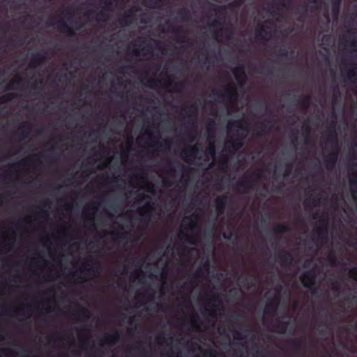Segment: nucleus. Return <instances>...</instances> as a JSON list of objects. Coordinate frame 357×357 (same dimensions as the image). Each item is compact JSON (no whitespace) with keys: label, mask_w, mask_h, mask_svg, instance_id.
Instances as JSON below:
<instances>
[{"label":"nucleus","mask_w":357,"mask_h":357,"mask_svg":"<svg viewBox=\"0 0 357 357\" xmlns=\"http://www.w3.org/2000/svg\"><path fill=\"white\" fill-rule=\"evenodd\" d=\"M241 3H242L241 0H236L233 3H230V6L231 7H238L239 6H241Z\"/></svg>","instance_id":"52"},{"label":"nucleus","mask_w":357,"mask_h":357,"mask_svg":"<svg viewBox=\"0 0 357 357\" xmlns=\"http://www.w3.org/2000/svg\"><path fill=\"white\" fill-rule=\"evenodd\" d=\"M319 225H320V227H323V228H328V219L327 217L326 216H322L319 219Z\"/></svg>","instance_id":"35"},{"label":"nucleus","mask_w":357,"mask_h":357,"mask_svg":"<svg viewBox=\"0 0 357 357\" xmlns=\"http://www.w3.org/2000/svg\"><path fill=\"white\" fill-rule=\"evenodd\" d=\"M151 146L152 147H157V148H159V147H162L163 146V144L160 142H155L153 143H152L151 144H150Z\"/></svg>","instance_id":"56"},{"label":"nucleus","mask_w":357,"mask_h":357,"mask_svg":"<svg viewBox=\"0 0 357 357\" xmlns=\"http://www.w3.org/2000/svg\"><path fill=\"white\" fill-rule=\"evenodd\" d=\"M221 33H222V29H220L219 31H215L213 33V38H215V39H218V37L221 36Z\"/></svg>","instance_id":"60"},{"label":"nucleus","mask_w":357,"mask_h":357,"mask_svg":"<svg viewBox=\"0 0 357 357\" xmlns=\"http://www.w3.org/2000/svg\"><path fill=\"white\" fill-rule=\"evenodd\" d=\"M318 238L323 241L327 238L328 228L319 227L317 230Z\"/></svg>","instance_id":"30"},{"label":"nucleus","mask_w":357,"mask_h":357,"mask_svg":"<svg viewBox=\"0 0 357 357\" xmlns=\"http://www.w3.org/2000/svg\"><path fill=\"white\" fill-rule=\"evenodd\" d=\"M349 273L351 277L357 282V267H353L350 269Z\"/></svg>","instance_id":"42"},{"label":"nucleus","mask_w":357,"mask_h":357,"mask_svg":"<svg viewBox=\"0 0 357 357\" xmlns=\"http://www.w3.org/2000/svg\"><path fill=\"white\" fill-rule=\"evenodd\" d=\"M253 188V183L248 178L238 181L236 184V189L239 192H246Z\"/></svg>","instance_id":"12"},{"label":"nucleus","mask_w":357,"mask_h":357,"mask_svg":"<svg viewBox=\"0 0 357 357\" xmlns=\"http://www.w3.org/2000/svg\"><path fill=\"white\" fill-rule=\"evenodd\" d=\"M272 120H267L263 123L255 132V135L257 137H261L264 133L270 131L272 128Z\"/></svg>","instance_id":"13"},{"label":"nucleus","mask_w":357,"mask_h":357,"mask_svg":"<svg viewBox=\"0 0 357 357\" xmlns=\"http://www.w3.org/2000/svg\"><path fill=\"white\" fill-rule=\"evenodd\" d=\"M341 3H342V1H340V0L333 1L332 14H333V17H337V16L340 13Z\"/></svg>","instance_id":"24"},{"label":"nucleus","mask_w":357,"mask_h":357,"mask_svg":"<svg viewBox=\"0 0 357 357\" xmlns=\"http://www.w3.org/2000/svg\"><path fill=\"white\" fill-rule=\"evenodd\" d=\"M28 131L22 129L19 132V135L21 137L22 139H25L28 137Z\"/></svg>","instance_id":"48"},{"label":"nucleus","mask_w":357,"mask_h":357,"mask_svg":"<svg viewBox=\"0 0 357 357\" xmlns=\"http://www.w3.org/2000/svg\"><path fill=\"white\" fill-rule=\"evenodd\" d=\"M170 31L172 33H178L181 32L182 29L179 26H170Z\"/></svg>","instance_id":"46"},{"label":"nucleus","mask_w":357,"mask_h":357,"mask_svg":"<svg viewBox=\"0 0 357 357\" xmlns=\"http://www.w3.org/2000/svg\"><path fill=\"white\" fill-rule=\"evenodd\" d=\"M168 167H169L168 174L169 176H172L176 173V168L171 163H169L168 165Z\"/></svg>","instance_id":"44"},{"label":"nucleus","mask_w":357,"mask_h":357,"mask_svg":"<svg viewBox=\"0 0 357 357\" xmlns=\"http://www.w3.org/2000/svg\"><path fill=\"white\" fill-rule=\"evenodd\" d=\"M167 272H168L167 266H165L164 268L162 269V278H165L166 275H167Z\"/></svg>","instance_id":"59"},{"label":"nucleus","mask_w":357,"mask_h":357,"mask_svg":"<svg viewBox=\"0 0 357 357\" xmlns=\"http://www.w3.org/2000/svg\"><path fill=\"white\" fill-rule=\"evenodd\" d=\"M151 50H152V47L149 45H147L142 50L143 52H144V54H151L152 52Z\"/></svg>","instance_id":"47"},{"label":"nucleus","mask_w":357,"mask_h":357,"mask_svg":"<svg viewBox=\"0 0 357 357\" xmlns=\"http://www.w3.org/2000/svg\"><path fill=\"white\" fill-rule=\"evenodd\" d=\"M192 278L195 280H199L202 278V268L197 269L196 273L193 275Z\"/></svg>","instance_id":"45"},{"label":"nucleus","mask_w":357,"mask_h":357,"mask_svg":"<svg viewBox=\"0 0 357 357\" xmlns=\"http://www.w3.org/2000/svg\"><path fill=\"white\" fill-rule=\"evenodd\" d=\"M348 77L353 82L357 81V72L354 70H349L347 73Z\"/></svg>","instance_id":"37"},{"label":"nucleus","mask_w":357,"mask_h":357,"mask_svg":"<svg viewBox=\"0 0 357 357\" xmlns=\"http://www.w3.org/2000/svg\"><path fill=\"white\" fill-rule=\"evenodd\" d=\"M109 10L107 7L104 8L98 14L97 20L99 22H105L108 18V14L106 10Z\"/></svg>","instance_id":"32"},{"label":"nucleus","mask_w":357,"mask_h":357,"mask_svg":"<svg viewBox=\"0 0 357 357\" xmlns=\"http://www.w3.org/2000/svg\"><path fill=\"white\" fill-rule=\"evenodd\" d=\"M229 158L227 155H222L221 157V162L222 165H226L228 162Z\"/></svg>","instance_id":"51"},{"label":"nucleus","mask_w":357,"mask_h":357,"mask_svg":"<svg viewBox=\"0 0 357 357\" xmlns=\"http://www.w3.org/2000/svg\"><path fill=\"white\" fill-rule=\"evenodd\" d=\"M220 25H221V22H220V21L217 20H214V21L211 23V26H213V27H217V26H220Z\"/></svg>","instance_id":"58"},{"label":"nucleus","mask_w":357,"mask_h":357,"mask_svg":"<svg viewBox=\"0 0 357 357\" xmlns=\"http://www.w3.org/2000/svg\"><path fill=\"white\" fill-rule=\"evenodd\" d=\"M267 34H268V32L263 25L259 26L256 30V37L259 40H267V38L265 37Z\"/></svg>","instance_id":"21"},{"label":"nucleus","mask_w":357,"mask_h":357,"mask_svg":"<svg viewBox=\"0 0 357 357\" xmlns=\"http://www.w3.org/2000/svg\"><path fill=\"white\" fill-rule=\"evenodd\" d=\"M234 337L236 340H244L245 338V335H244L241 331H235L234 333Z\"/></svg>","instance_id":"41"},{"label":"nucleus","mask_w":357,"mask_h":357,"mask_svg":"<svg viewBox=\"0 0 357 357\" xmlns=\"http://www.w3.org/2000/svg\"><path fill=\"white\" fill-rule=\"evenodd\" d=\"M98 266H95L93 265L85 264L84 265V271L87 272V273L90 275H96L99 273Z\"/></svg>","instance_id":"29"},{"label":"nucleus","mask_w":357,"mask_h":357,"mask_svg":"<svg viewBox=\"0 0 357 357\" xmlns=\"http://www.w3.org/2000/svg\"><path fill=\"white\" fill-rule=\"evenodd\" d=\"M22 77H20V76H17L14 80L10 82V83L8 85V88L7 89H9V90L12 89H13V86L14 84H20L22 82Z\"/></svg>","instance_id":"36"},{"label":"nucleus","mask_w":357,"mask_h":357,"mask_svg":"<svg viewBox=\"0 0 357 357\" xmlns=\"http://www.w3.org/2000/svg\"><path fill=\"white\" fill-rule=\"evenodd\" d=\"M291 343L294 349L296 351H301L305 348V344L302 340H294L291 341Z\"/></svg>","instance_id":"31"},{"label":"nucleus","mask_w":357,"mask_h":357,"mask_svg":"<svg viewBox=\"0 0 357 357\" xmlns=\"http://www.w3.org/2000/svg\"><path fill=\"white\" fill-rule=\"evenodd\" d=\"M216 95L220 98H226L231 103H236L238 98L237 89L234 86H229L226 87L223 93L217 92Z\"/></svg>","instance_id":"4"},{"label":"nucleus","mask_w":357,"mask_h":357,"mask_svg":"<svg viewBox=\"0 0 357 357\" xmlns=\"http://www.w3.org/2000/svg\"><path fill=\"white\" fill-rule=\"evenodd\" d=\"M208 152H209V153H210L212 156H214V155H215V146H214V145H211V146H210L209 149H208Z\"/></svg>","instance_id":"53"},{"label":"nucleus","mask_w":357,"mask_h":357,"mask_svg":"<svg viewBox=\"0 0 357 357\" xmlns=\"http://www.w3.org/2000/svg\"><path fill=\"white\" fill-rule=\"evenodd\" d=\"M205 311H206L208 317H209L208 318V321H210V318H211L213 322H214L215 319L216 318V313H215V312L213 311V310H208V309H206Z\"/></svg>","instance_id":"39"},{"label":"nucleus","mask_w":357,"mask_h":357,"mask_svg":"<svg viewBox=\"0 0 357 357\" xmlns=\"http://www.w3.org/2000/svg\"><path fill=\"white\" fill-rule=\"evenodd\" d=\"M228 197L225 195L218 197L215 199V207L219 214H222L227 207Z\"/></svg>","instance_id":"11"},{"label":"nucleus","mask_w":357,"mask_h":357,"mask_svg":"<svg viewBox=\"0 0 357 357\" xmlns=\"http://www.w3.org/2000/svg\"><path fill=\"white\" fill-rule=\"evenodd\" d=\"M215 121L214 119H210L207 123L206 129L209 137H213L215 130Z\"/></svg>","instance_id":"26"},{"label":"nucleus","mask_w":357,"mask_h":357,"mask_svg":"<svg viewBox=\"0 0 357 357\" xmlns=\"http://www.w3.org/2000/svg\"><path fill=\"white\" fill-rule=\"evenodd\" d=\"M183 237H185V240L186 241H188V243H191V244H196V241H193L191 237H190L187 234H184L183 233H181L179 235H178V238L182 240L183 238Z\"/></svg>","instance_id":"38"},{"label":"nucleus","mask_w":357,"mask_h":357,"mask_svg":"<svg viewBox=\"0 0 357 357\" xmlns=\"http://www.w3.org/2000/svg\"><path fill=\"white\" fill-rule=\"evenodd\" d=\"M304 133H305V143L310 144L313 143L312 138L311 137V128L308 124L303 126Z\"/></svg>","instance_id":"20"},{"label":"nucleus","mask_w":357,"mask_h":357,"mask_svg":"<svg viewBox=\"0 0 357 357\" xmlns=\"http://www.w3.org/2000/svg\"><path fill=\"white\" fill-rule=\"evenodd\" d=\"M291 168H292V165L291 164H287V169H286V171H285V175L286 176L289 175V174L291 173Z\"/></svg>","instance_id":"54"},{"label":"nucleus","mask_w":357,"mask_h":357,"mask_svg":"<svg viewBox=\"0 0 357 357\" xmlns=\"http://www.w3.org/2000/svg\"><path fill=\"white\" fill-rule=\"evenodd\" d=\"M279 259L282 267H289L292 265L294 261L293 255L288 252H284V254L280 255Z\"/></svg>","instance_id":"14"},{"label":"nucleus","mask_w":357,"mask_h":357,"mask_svg":"<svg viewBox=\"0 0 357 357\" xmlns=\"http://www.w3.org/2000/svg\"><path fill=\"white\" fill-rule=\"evenodd\" d=\"M192 325L194 328H198V326H199V324H198V320L197 319H192Z\"/></svg>","instance_id":"62"},{"label":"nucleus","mask_w":357,"mask_h":357,"mask_svg":"<svg viewBox=\"0 0 357 357\" xmlns=\"http://www.w3.org/2000/svg\"><path fill=\"white\" fill-rule=\"evenodd\" d=\"M315 278L314 270L305 271L300 277L303 286L310 289L313 295H315L317 291V287L315 286Z\"/></svg>","instance_id":"3"},{"label":"nucleus","mask_w":357,"mask_h":357,"mask_svg":"<svg viewBox=\"0 0 357 357\" xmlns=\"http://www.w3.org/2000/svg\"><path fill=\"white\" fill-rule=\"evenodd\" d=\"M57 29L60 32L65 33L68 36L73 37L76 35L75 30L64 20H61L57 22Z\"/></svg>","instance_id":"10"},{"label":"nucleus","mask_w":357,"mask_h":357,"mask_svg":"<svg viewBox=\"0 0 357 357\" xmlns=\"http://www.w3.org/2000/svg\"><path fill=\"white\" fill-rule=\"evenodd\" d=\"M177 15L182 21H188L190 17V10L186 8H181L177 11Z\"/></svg>","instance_id":"19"},{"label":"nucleus","mask_w":357,"mask_h":357,"mask_svg":"<svg viewBox=\"0 0 357 357\" xmlns=\"http://www.w3.org/2000/svg\"><path fill=\"white\" fill-rule=\"evenodd\" d=\"M234 125H236V122L235 121H229L227 123V129L228 130H231V129L232 128V127L234 126Z\"/></svg>","instance_id":"55"},{"label":"nucleus","mask_w":357,"mask_h":357,"mask_svg":"<svg viewBox=\"0 0 357 357\" xmlns=\"http://www.w3.org/2000/svg\"><path fill=\"white\" fill-rule=\"evenodd\" d=\"M33 160L32 158H26L21 160L17 164L10 165V167L12 168L15 167L16 166H22V167H30L33 165Z\"/></svg>","instance_id":"28"},{"label":"nucleus","mask_w":357,"mask_h":357,"mask_svg":"<svg viewBox=\"0 0 357 357\" xmlns=\"http://www.w3.org/2000/svg\"><path fill=\"white\" fill-rule=\"evenodd\" d=\"M139 10V7H133L130 10L128 11L119 20V22L121 25H129L131 22L132 19L135 17V13L138 12Z\"/></svg>","instance_id":"8"},{"label":"nucleus","mask_w":357,"mask_h":357,"mask_svg":"<svg viewBox=\"0 0 357 357\" xmlns=\"http://www.w3.org/2000/svg\"><path fill=\"white\" fill-rule=\"evenodd\" d=\"M280 55L282 56H287L288 54V50L286 48L281 49L280 50Z\"/></svg>","instance_id":"57"},{"label":"nucleus","mask_w":357,"mask_h":357,"mask_svg":"<svg viewBox=\"0 0 357 357\" xmlns=\"http://www.w3.org/2000/svg\"><path fill=\"white\" fill-rule=\"evenodd\" d=\"M234 73L235 75V78L238 82V85L240 86H243L245 83V81L247 79L244 66H239L236 67L234 69Z\"/></svg>","instance_id":"9"},{"label":"nucleus","mask_w":357,"mask_h":357,"mask_svg":"<svg viewBox=\"0 0 357 357\" xmlns=\"http://www.w3.org/2000/svg\"><path fill=\"white\" fill-rule=\"evenodd\" d=\"M18 96L17 94L14 93H9L0 97V105L6 103L11 101Z\"/></svg>","instance_id":"25"},{"label":"nucleus","mask_w":357,"mask_h":357,"mask_svg":"<svg viewBox=\"0 0 357 357\" xmlns=\"http://www.w3.org/2000/svg\"><path fill=\"white\" fill-rule=\"evenodd\" d=\"M289 324V321L280 322L276 325L275 327L280 333H283L287 331V328Z\"/></svg>","instance_id":"33"},{"label":"nucleus","mask_w":357,"mask_h":357,"mask_svg":"<svg viewBox=\"0 0 357 357\" xmlns=\"http://www.w3.org/2000/svg\"><path fill=\"white\" fill-rule=\"evenodd\" d=\"M289 231V227L287 225L283 224L277 225L273 228V231L277 235H281L285 232Z\"/></svg>","instance_id":"23"},{"label":"nucleus","mask_w":357,"mask_h":357,"mask_svg":"<svg viewBox=\"0 0 357 357\" xmlns=\"http://www.w3.org/2000/svg\"><path fill=\"white\" fill-rule=\"evenodd\" d=\"M183 110L185 112L188 123L195 127L197 108L195 105H191L190 107H185Z\"/></svg>","instance_id":"6"},{"label":"nucleus","mask_w":357,"mask_h":357,"mask_svg":"<svg viewBox=\"0 0 357 357\" xmlns=\"http://www.w3.org/2000/svg\"><path fill=\"white\" fill-rule=\"evenodd\" d=\"M74 314L79 318H84L87 319L90 317V314L88 310L85 307H82L79 310H77Z\"/></svg>","instance_id":"27"},{"label":"nucleus","mask_w":357,"mask_h":357,"mask_svg":"<svg viewBox=\"0 0 357 357\" xmlns=\"http://www.w3.org/2000/svg\"><path fill=\"white\" fill-rule=\"evenodd\" d=\"M132 53L135 56H139L140 55V50L137 48H133L132 50Z\"/></svg>","instance_id":"64"},{"label":"nucleus","mask_w":357,"mask_h":357,"mask_svg":"<svg viewBox=\"0 0 357 357\" xmlns=\"http://www.w3.org/2000/svg\"><path fill=\"white\" fill-rule=\"evenodd\" d=\"M131 68H132V67L130 66H121V67L119 68V72L121 73H126V71H127L128 70H130Z\"/></svg>","instance_id":"50"},{"label":"nucleus","mask_w":357,"mask_h":357,"mask_svg":"<svg viewBox=\"0 0 357 357\" xmlns=\"http://www.w3.org/2000/svg\"><path fill=\"white\" fill-rule=\"evenodd\" d=\"M153 209L152 204L147 203L138 210L139 215L144 218L145 221H149Z\"/></svg>","instance_id":"15"},{"label":"nucleus","mask_w":357,"mask_h":357,"mask_svg":"<svg viewBox=\"0 0 357 357\" xmlns=\"http://www.w3.org/2000/svg\"><path fill=\"white\" fill-rule=\"evenodd\" d=\"M120 338V333L118 331H116L113 334H107L105 336L104 342L108 344H114Z\"/></svg>","instance_id":"18"},{"label":"nucleus","mask_w":357,"mask_h":357,"mask_svg":"<svg viewBox=\"0 0 357 357\" xmlns=\"http://www.w3.org/2000/svg\"><path fill=\"white\" fill-rule=\"evenodd\" d=\"M241 317L242 316L241 314H235L231 315V317L234 321H238Z\"/></svg>","instance_id":"61"},{"label":"nucleus","mask_w":357,"mask_h":357,"mask_svg":"<svg viewBox=\"0 0 357 357\" xmlns=\"http://www.w3.org/2000/svg\"><path fill=\"white\" fill-rule=\"evenodd\" d=\"M301 107L306 109L309 107L310 103V98L309 96H306L299 100Z\"/></svg>","instance_id":"34"},{"label":"nucleus","mask_w":357,"mask_h":357,"mask_svg":"<svg viewBox=\"0 0 357 357\" xmlns=\"http://www.w3.org/2000/svg\"><path fill=\"white\" fill-rule=\"evenodd\" d=\"M112 238L114 242H121L123 240L128 239V232H121V233H112Z\"/></svg>","instance_id":"22"},{"label":"nucleus","mask_w":357,"mask_h":357,"mask_svg":"<svg viewBox=\"0 0 357 357\" xmlns=\"http://www.w3.org/2000/svg\"><path fill=\"white\" fill-rule=\"evenodd\" d=\"M209 301L212 302H218V303H221L220 297L218 295L215 294L209 296Z\"/></svg>","instance_id":"43"},{"label":"nucleus","mask_w":357,"mask_h":357,"mask_svg":"<svg viewBox=\"0 0 357 357\" xmlns=\"http://www.w3.org/2000/svg\"><path fill=\"white\" fill-rule=\"evenodd\" d=\"M166 87H172L176 92H181L185 88V82H174L172 79H169L165 82Z\"/></svg>","instance_id":"17"},{"label":"nucleus","mask_w":357,"mask_h":357,"mask_svg":"<svg viewBox=\"0 0 357 357\" xmlns=\"http://www.w3.org/2000/svg\"><path fill=\"white\" fill-rule=\"evenodd\" d=\"M199 152V149L196 146H192L188 149L182 151L181 156L184 160L187 158L190 157L195 158Z\"/></svg>","instance_id":"16"},{"label":"nucleus","mask_w":357,"mask_h":357,"mask_svg":"<svg viewBox=\"0 0 357 357\" xmlns=\"http://www.w3.org/2000/svg\"><path fill=\"white\" fill-rule=\"evenodd\" d=\"M333 289L335 290V291H338L340 289V284L337 282H335L333 284Z\"/></svg>","instance_id":"63"},{"label":"nucleus","mask_w":357,"mask_h":357,"mask_svg":"<svg viewBox=\"0 0 357 357\" xmlns=\"http://www.w3.org/2000/svg\"><path fill=\"white\" fill-rule=\"evenodd\" d=\"M336 122L335 121L330 123V128L328 129V135L326 141L331 144L333 151L328 153L325 158L326 167L328 170H332L337 161L340 147L338 145L337 135L335 131Z\"/></svg>","instance_id":"1"},{"label":"nucleus","mask_w":357,"mask_h":357,"mask_svg":"<svg viewBox=\"0 0 357 357\" xmlns=\"http://www.w3.org/2000/svg\"><path fill=\"white\" fill-rule=\"evenodd\" d=\"M278 3L280 4V6H281V7L284 8H288L290 6V4L291 3V0H281L278 2Z\"/></svg>","instance_id":"40"},{"label":"nucleus","mask_w":357,"mask_h":357,"mask_svg":"<svg viewBox=\"0 0 357 357\" xmlns=\"http://www.w3.org/2000/svg\"><path fill=\"white\" fill-rule=\"evenodd\" d=\"M47 59V53L45 52H40L35 53L32 55L29 66L31 68H36L43 63Z\"/></svg>","instance_id":"7"},{"label":"nucleus","mask_w":357,"mask_h":357,"mask_svg":"<svg viewBox=\"0 0 357 357\" xmlns=\"http://www.w3.org/2000/svg\"><path fill=\"white\" fill-rule=\"evenodd\" d=\"M237 126L240 130L248 132V128L247 126H244L241 124H238ZM247 133L243 134V132L235 135L229 141L227 142L226 146L227 151L230 153L234 154L242 149L244 146V139Z\"/></svg>","instance_id":"2"},{"label":"nucleus","mask_w":357,"mask_h":357,"mask_svg":"<svg viewBox=\"0 0 357 357\" xmlns=\"http://www.w3.org/2000/svg\"><path fill=\"white\" fill-rule=\"evenodd\" d=\"M280 298L274 297L273 298L269 300L265 305L264 307V314L266 315L273 317L275 314L278 307L279 306Z\"/></svg>","instance_id":"5"},{"label":"nucleus","mask_w":357,"mask_h":357,"mask_svg":"<svg viewBox=\"0 0 357 357\" xmlns=\"http://www.w3.org/2000/svg\"><path fill=\"white\" fill-rule=\"evenodd\" d=\"M177 42L180 43H185L188 42V40L186 39L185 36H180L177 38Z\"/></svg>","instance_id":"49"}]
</instances>
